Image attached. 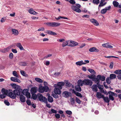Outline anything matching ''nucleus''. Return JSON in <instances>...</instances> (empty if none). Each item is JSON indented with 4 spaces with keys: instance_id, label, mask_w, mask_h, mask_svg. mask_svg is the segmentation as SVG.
Instances as JSON below:
<instances>
[{
    "instance_id": "1",
    "label": "nucleus",
    "mask_w": 121,
    "mask_h": 121,
    "mask_svg": "<svg viewBox=\"0 0 121 121\" xmlns=\"http://www.w3.org/2000/svg\"><path fill=\"white\" fill-rule=\"evenodd\" d=\"M13 92H9L7 95L10 98L14 99L16 98V96L20 95L21 92H18L17 90H14L13 91Z\"/></svg>"
},
{
    "instance_id": "2",
    "label": "nucleus",
    "mask_w": 121,
    "mask_h": 121,
    "mask_svg": "<svg viewBox=\"0 0 121 121\" xmlns=\"http://www.w3.org/2000/svg\"><path fill=\"white\" fill-rule=\"evenodd\" d=\"M10 85L13 88L17 90L18 92H21L22 91V89L21 88V86H19L16 84H11Z\"/></svg>"
},
{
    "instance_id": "3",
    "label": "nucleus",
    "mask_w": 121,
    "mask_h": 121,
    "mask_svg": "<svg viewBox=\"0 0 121 121\" xmlns=\"http://www.w3.org/2000/svg\"><path fill=\"white\" fill-rule=\"evenodd\" d=\"M83 82H84V85L86 86L89 85L90 86H91L93 84V82L91 80L88 79H84Z\"/></svg>"
},
{
    "instance_id": "4",
    "label": "nucleus",
    "mask_w": 121,
    "mask_h": 121,
    "mask_svg": "<svg viewBox=\"0 0 121 121\" xmlns=\"http://www.w3.org/2000/svg\"><path fill=\"white\" fill-rule=\"evenodd\" d=\"M64 82H58L57 84H54V86L55 87L58 88L60 89L62 88V86H63L65 85Z\"/></svg>"
},
{
    "instance_id": "5",
    "label": "nucleus",
    "mask_w": 121,
    "mask_h": 121,
    "mask_svg": "<svg viewBox=\"0 0 121 121\" xmlns=\"http://www.w3.org/2000/svg\"><path fill=\"white\" fill-rule=\"evenodd\" d=\"M71 8L73 10L76 12L80 13L81 12V10L76 6L72 5L71 6Z\"/></svg>"
},
{
    "instance_id": "6",
    "label": "nucleus",
    "mask_w": 121,
    "mask_h": 121,
    "mask_svg": "<svg viewBox=\"0 0 121 121\" xmlns=\"http://www.w3.org/2000/svg\"><path fill=\"white\" fill-rule=\"evenodd\" d=\"M99 79V80H101L102 81H104L105 80V77L104 76L101 75H98L96 78Z\"/></svg>"
},
{
    "instance_id": "7",
    "label": "nucleus",
    "mask_w": 121,
    "mask_h": 121,
    "mask_svg": "<svg viewBox=\"0 0 121 121\" xmlns=\"http://www.w3.org/2000/svg\"><path fill=\"white\" fill-rule=\"evenodd\" d=\"M71 94L70 92L66 91H64L62 93L63 95L66 98L68 97Z\"/></svg>"
},
{
    "instance_id": "8",
    "label": "nucleus",
    "mask_w": 121,
    "mask_h": 121,
    "mask_svg": "<svg viewBox=\"0 0 121 121\" xmlns=\"http://www.w3.org/2000/svg\"><path fill=\"white\" fill-rule=\"evenodd\" d=\"M90 21L95 26H97L99 25V24L98 22L94 18L91 19L90 20Z\"/></svg>"
},
{
    "instance_id": "9",
    "label": "nucleus",
    "mask_w": 121,
    "mask_h": 121,
    "mask_svg": "<svg viewBox=\"0 0 121 121\" xmlns=\"http://www.w3.org/2000/svg\"><path fill=\"white\" fill-rule=\"evenodd\" d=\"M55 88L54 89V92L56 94L60 95L61 93V91L60 90V89L57 87H55Z\"/></svg>"
},
{
    "instance_id": "10",
    "label": "nucleus",
    "mask_w": 121,
    "mask_h": 121,
    "mask_svg": "<svg viewBox=\"0 0 121 121\" xmlns=\"http://www.w3.org/2000/svg\"><path fill=\"white\" fill-rule=\"evenodd\" d=\"M11 80L14 82H16L18 83L21 82V81L20 80L16 77H11L10 78Z\"/></svg>"
},
{
    "instance_id": "11",
    "label": "nucleus",
    "mask_w": 121,
    "mask_h": 121,
    "mask_svg": "<svg viewBox=\"0 0 121 121\" xmlns=\"http://www.w3.org/2000/svg\"><path fill=\"white\" fill-rule=\"evenodd\" d=\"M89 51L90 52H98L99 51V50L95 47H93L89 49Z\"/></svg>"
},
{
    "instance_id": "12",
    "label": "nucleus",
    "mask_w": 121,
    "mask_h": 121,
    "mask_svg": "<svg viewBox=\"0 0 121 121\" xmlns=\"http://www.w3.org/2000/svg\"><path fill=\"white\" fill-rule=\"evenodd\" d=\"M94 81L95 82V83H96L97 86L99 88V87L101 86V85H100L99 84V82H100V81L99 80V79L97 78H95V80H94Z\"/></svg>"
},
{
    "instance_id": "13",
    "label": "nucleus",
    "mask_w": 121,
    "mask_h": 121,
    "mask_svg": "<svg viewBox=\"0 0 121 121\" xmlns=\"http://www.w3.org/2000/svg\"><path fill=\"white\" fill-rule=\"evenodd\" d=\"M96 96L98 98L100 99L103 98L104 95H102L100 92H97Z\"/></svg>"
},
{
    "instance_id": "14",
    "label": "nucleus",
    "mask_w": 121,
    "mask_h": 121,
    "mask_svg": "<svg viewBox=\"0 0 121 121\" xmlns=\"http://www.w3.org/2000/svg\"><path fill=\"white\" fill-rule=\"evenodd\" d=\"M20 101L22 102H24L26 101L25 97L23 95H20Z\"/></svg>"
},
{
    "instance_id": "15",
    "label": "nucleus",
    "mask_w": 121,
    "mask_h": 121,
    "mask_svg": "<svg viewBox=\"0 0 121 121\" xmlns=\"http://www.w3.org/2000/svg\"><path fill=\"white\" fill-rule=\"evenodd\" d=\"M79 85H77L75 86V89L76 91L78 92H80L82 91V89Z\"/></svg>"
},
{
    "instance_id": "16",
    "label": "nucleus",
    "mask_w": 121,
    "mask_h": 121,
    "mask_svg": "<svg viewBox=\"0 0 121 121\" xmlns=\"http://www.w3.org/2000/svg\"><path fill=\"white\" fill-rule=\"evenodd\" d=\"M48 97H47V100H48V101L50 103L52 102L53 101V99L52 97L51 96H50V95L49 94H48Z\"/></svg>"
},
{
    "instance_id": "17",
    "label": "nucleus",
    "mask_w": 121,
    "mask_h": 121,
    "mask_svg": "<svg viewBox=\"0 0 121 121\" xmlns=\"http://www.w3.org/2000/svg\"><path fill=\"white\" fill-rule=\"evenodd\" d=\"M87 77L90 79H92V81H94V80L96 78L95 75L94 74H91L90 75H88L87 76Z\"/></svg>"
},
{
    "instance_id": "18",
    "label": "nucleus",
    "mask_w": 121,
    "mask_h": 121,
    "mask_svg": "<svg viewBox=\"0 0 121 121\" xmlns=\"http://www.w3.org/2000/svg\"><path fill=\"white\" fill-rule=\"evenodd\" d=\"M11 31L12 32V34H14L15 35H17L19 34L18 31L16 29H12Z\"/></svg>"
},
{
    "instance_id": "19",
    "label": "nucleus",
    "mask_w": 121,
    "mask_h": 121,
    "mask_svg": "<svg viewBox=\"0 0 121 121\" xmlns=\"http://www.w3.org/2000/svg\"><path fill=\"white\" fill-rule=\"evenodd\" d=\"M44 98H42L40 100V101L42 102H44L46 104V106H48V101L47 99L45 97Z\"/></svg>"
},
{
    "instance_id": "20",
    "label": "nucleus",
    "mask_w": 121,
    "mask_h": 121,
    "mask_svg": "<svg viewBox=\"0 0 121 121\" xmlns=\"http://www.w3.org/2000/svg\"><path fill=\"white\" fill-rule=\"evenodd\" d=\"M97 85L96 84L93 85L91 87L93 91H94L97 92L98 91V89L97 88Z\"/></svg>"
},
{
    "instance_id": "21",
    "label": "nucleus",
    "mask_w": 121,
    "mask_h": 121,
    "mask_svg": "<svg viewBox=\"0 0 121 121\" xmlns=\"http://www.w3.org/2000/svg\"><path fill=\"white\" fill-rule=\"evenodd\" d=\"M78 85L79 86H82L83 85V84L84 85V82H83V80L82 81L81 79H80L78 80L77 82Z\"/></svg>"
},
{
    "instance_id": "22",
    "label": "nucleus",
    "mask_w": 121,
    "mask_h": 121,
    "mask_svg": "<svg viewBox=\"0 0 121 121\" xmlns=\"http://www.w3.org/2000/svg\"><path fill=\"white\" fill-rule=\"evenodd\" d=\"M36 87H33L30 90V92L31 94H35L37 92Z\"/></svg>"
},
{
    "instance_id": "23",
    "label": "nucleus",
    "mask_w": 121,
    "mask_h": 121,
    "mask_svg": "<svg viewBox=\"0 0 121 121\" xmlns=\"http://www.w3.org/2000/svg\"><path fill=\"white\" fill-rule=\"evenodd\" d=\"M47 33L48 34L51 35H57V34L56 33L50 30H47Z\"/></svg>"
},
{
    "instance_id": "24",
    "label": "nucleus",
    "mask_w": 121,
    "mask_h": 121,
    "mask_svg": "<svg viewBox=\"0 0 121 121\" xmlns=\"http://www.w3.org/2000/svg\"><path fill=\"white\" fill-rule=\"evenodd\" d=\"M29 12L30 14L34 15H36L38 14V13L35 11L33 9H30L29 10Z\"/></svg>"
},
{
    "instance_id": "25",
    "label": "nucleus",
    "mask_w": 121,
    "mask_h": 121,
    "mask_svg": "<svg viewBox=\"0 0 121 121\" xmlns=\"http://www.w3.org/2000/svg\"><path fill=\"white\" fill-rule=\"evenodd\" d=\"M103 99L104 102L106 103H109L110 102V100L108 96L105 97L104 96Z\"/></svg>"
},
{
    "instance_id": "26",
    "label": "nucleus",
    "mask_w": 121,
    "mask_h": 121,
    "mask_svg": "<svg viewBox=\"0 0 121 121\" xmlns=\"http://www.w3.org/2000/svg\"><path fill=\"white\" fill-rule=\"evenodd\" d=\"M1 91L2 93L4 95H6L8 93V90L5 89V88H3L2 89Z\"/></svg>"
},
{
    "instance_id": "27",
    "label": "nucleus",
    "mask_w": 121,
    "mask_h": 121,
    "mask_svg": "<svg viewBox=\"0 0 121 121\" xmlns=\"http://www.w3.org/2000/svg\"><path fill=\"white\" fill-rule=\"evenodd\" d=\"M110 78L111 79H113L116 78V75L115 74H111L110 75Z\"/></svg>"
},
{
    "instance_id": "28",
    "label": "nucleus",
    "mask_w": 121,
    "mask_h": 121,
    "mask_svg": "<svg viewBox=\"0 0 121 121\" xmlns=\"http://www.w3.org/2000/svg\"><path fill=\"white\" fill-rule=\"evenodd\" d=\"M17 47L18 48L21 50H24V49L23 48L21 43H18L16 45Z\"/></svg>"
},
{
    "instance_id": "29",
    "label": "nucleus",
    "mask_w": 121,
    "mask_h": 121,
    "mask_svg": "<svg viewBox=\"0 0 121 121\" xmlns=\"http://www.w3.org/2000/svg\"><path fill=\"white\" fill-rule=\"evenodd\" d=\"M39 91L41 93H43L44 91V86H41L39 89Z\"/></svg>"
},
{
    "instance_id": "30",
    "label": "nucleus",
    "mask_w": 121,
    "mask_h": 121,
    "mask_svg": "<svg viewBox=\"0 0 121 121\" xmlns=\"http://www.w3.org/2000/svg\"><path fill=\"white\" fill-rule=\"evenodd\" d=\"M113 4L114 6L115 7H117L119 5V3L117 1H113L112 3Z\"/></svg>"
},
{
    "instance_id": "31",
    "label": "nucleus",
    "mask_w": 121,
    "mask_h": 121,
    "mask_svg": "<svg viewBox=\"0 0 121 121\" xmlns=\"http://www.w3.org/2000/svg\"><path fill=\"white\" fill-rule=\"evenodd\" d=\"M32 96L31 97L32 99H36L37 98H38V94L37 95H36L35 94H32Z\"/></svg>"
},
{
    "instance_id": "32",
    "label": "nucleus",
    "mask_w": 121,
    "mask_h": 121,
    "mask_svg": "<svg viewBox=\"0 0 121 121\" xmlns=\"http://www.w3.org/2000/svg\"><path fill=\"white\" fill-rule=\"evenodd\" d=\"M60 25V24L58 22H53L52 27H56L59 26Z\"/></svg>"
},
{
    "instance_id": "33",
    "label": "nucleus",
    "mask_w": 121,
    "mask_h": 121,
    "mask_svg": "<svg viewBox=\"0 0 121 121\" xmlns=\"http://www.w3.org/2000/svg\"><path fill=\"white\" fill-rule=\"evenodd\" d=\"M76 64L77 65L81 66L83 65V61L81 60V61H78L76 63Z\"/></svg>"
},
{
    "instance_id": "34",
    "label": "nucleus",
    "mask_w": 121,
    "mask_h": 121,
    "mask_svg": "<svg viewBox=\"0 0 121 121\" xmlns=\"http://www.w3.org/2000/svg\"><path fill=\"white\" fill-rule=\"evenodd\" d=\"M38 99H39L40 101V100L42 98H44V96H43L40 93L38 94Z\"/></svg>"
},
{
    "instance_id": "35",
    "label": "nucleus",
    "mask_w": 121,
    "mask_h": 121,
    "mask_svg": "<svg viewBox=\"0 0 121 121\" xmlns=\"http://www.w3.org/2000/svg\"><path fill=\"white\" fill-rule=\"evenodd\" d=\"M35 81L39 82L42 83L43 82L42 80L41 79L38 78H35Z\"/></svg>"
},
{
    "instance_id": "36",
    "label": "nucleus",
    "mask_w": 121,
    "mask_h": 121,
    "mask_svg": "<svg viewBox=\"0 0 121 121\" xmlns=\"http://www.w3.org/2000/svg\"><path fill=\"white\" fill-rule=\"evenodd\" d=\"M92 2L94 4L98 5L99 2V0H93Z\"/></svg>"
},
{
    "instance_id": "37",
    "label": "nucleus",
    "mask_w": 121,
    "mask_h": 121,
    "mask_svg": "<svg viewBox=\"0 0 121 121\" xmlns=\"http://www.w3.org/2000/svg\"><path fill=\"white\" fill-rule=\"evenodd\" d=\"M27 92H28L27 91V89H24L23 90L22 89V91L20 92V93H22L24 95H25Z\"/></svg>"
},
{
    "instance_id": "38",
    "label": "nucleus",
    "mask_w": 121,
    "mask_h": 121,
    "mask_svg": "<svg viewBox=\"0 0 121 121\" xmlns=\"http://www.w3.org/2000/svg\"><path fill=\"white\" fill-rule=\"evenodd\" d=\"M78 43L77 42H72V45H70V46H74L77 45H78Z\"/></svg>"
},
{
    "instance_id": "39",
    "label": "nucleus",
    "mask_w": 121,
    "mask_h": 121,
    "mask_svg": "<svg viewBox=\"0 0 121 121\" xmlns=\"http://www.w3.org/2000/svg\"><path fill=\"white\" fill-rule=\"evenodd\" d=\"M110 77H108L106 79V82L108 84H110L111 82V81H110Z\"/></svg>"
},
{
    "instance_id": "40",
    "label": "nucleus",
    "mask_w": 121,
    "mask_h": 121,
    "mask_svg": "<svg viewBox=\"0 0 121 121\" xmlns=\"http://www.w3.org/2000/svg\"><path fill=\"white\" fill-rule=\"evenodd\" d=\"M13 75L15 77L17 78L19 77V76L17 75V72L15 71H14L13 72Z\"/></svg>"
},
{
    "instance_id": "41",
    "label": "nucleus",
    "mask_w": 121,
    "mask_h": 121,
    "mask_svg": "<svg viewBox=\"0 0 121 121\" xmlns=\"http://www.w3.org/2000/svg\"><path fill=\"white\" fill-rule=\"evenodd\" d=\"M55 18L57 20H59L60 19V18H63L64 19H68V18L67 17H62V16H60L59 17H58L57 18H56V17H55Z\"/></svg>"
},
{
    "instance_id": "42",
    "label": "nucleus",
    "mask_w": 121,
    "mask_h": 121,
    "mask_svg": "<svg viewBox=\"0 0 121 121\" xmlns=\"http://www.w3.org/2000/svg\"><path fill=\"white\" fill-rule=\"evenodd\" d=\"M20 73L21 74L24 76H26L27 75V74L25 73L24 71L23 70L21 71Z\"/></svg>"
},
{
    "instance_id": "43",
    "label": "nucleus",
    "mask_w": 121,
    "mask_h": 121,
    "mask_svg": "<svg viewBox=\"0 0 121 121\" xmlns=\"http://www.w3.org/2000/svg\"><path fill=\"white\" fill-rule=\"evenodd\" d=\"M44 91L47 92L49 91V87L47 86H44Z\"/></svg>"
},
{
    "instance_id": "44",
    "label": "nucleus",
    "mask_w": 121,
    "mask_h": 121,
    "mask_svg": "<svg viewBox=\"0 0 121 121\" xmlns=\"http://www.w3.org/2000/svg\"><path fill=\"white\" fill-rule=\"evenodd\" d=\"M75 94L78 97H79L81 98H82V95L81 94L78 92H76Z\"/></svg>"
},
{
    "instance_id": "45",
    "label": "nucleus",
    "mask_w": 121,
    "mask_h": 121,
    "mask_svg": "<svg viewBox=\"0 0 121 121\" xmlns=\"http://www.w3.org/2000/svg\"><path fill=\"white\" fill-rule=\"evenodd\" d=\"M65 85L67 87H70L72 86V84L70 82H68V81H67L65 83Z\"/></svg>"
},
{
    "instance_id": "46",
    "label": "nucleus",
    "mask_w": 121,
    "mask_h": 121,
    "mask_svg": "<svg viewBox=\"0 0 121 121\" xmlns=\"http://www.w3.org/2000/svg\"><path fill=\"white\" fill-rule=\"evenodd\" d=\"M68 44L67 41H66L63 43L62 44V46L63 47H65L66 45H68Z\"/></svg>"
},
{
    "instance_id": "47",
    "label": "nucleus",
    "mask_w": 121,
    "mask_h": 121,
    "mask_svg": "<svg viewBox=\"0 0 121 121\" xmlns=\"http://www.w3.org/2000/svg\"><path fill=\"white\" fill-rule=\"evenodd\" d=\"M19 64L20 65L22 66H26V63L23 62H20L19 63Z\"/></svg>"
},
{
    "instance_id": "48",
    "label": "nucleus",
    "mask_w": 121,
    "mask_h": 121,
    "mask_svg": "<svg viewBox=\"0 0 121 121\" xmlns=\"http://www.w3.org/2000/svg\"><path fill=\"white\" fill-rule=\"evenodd\" d=\"M103 85H102L101 86L99 87L98 88L100 90V91L101 92L103 93V92L104 91V90L103 89Z\"/></svg>"
},
{
    "instance_id": "49",
    "label": "nucleus",
    "mask_w": 121,
    "mask_h": 121,
    "mask_svg": "<svg viewBox=\"0 0 121 121\" xmlns=\"http://www.w3.org/2000/svg\"><path fill=\"white\" fill-rule=\"evenodd\" d=\"M70 0L69 1V3L71 4L74 5L75 4L76 2L74 0Z\"/></svg>"
},
{
    "instance_id": "50",
    "label": "nucleus",
    "mask_w": 121,
    "mask_h": 121,
    "mask_svg": "<svg viewBox=\"0 0 121 121\" xmlns=\"http://www.w3.org/2000/svg\"><path fill=\"white\" fill-rule=\"evenodd\" d=\"M25 95L26 96V97L28 98H30V97L31 95L30 93L28 92H27Z\"/></svg>"
},
{
    "instance_id": "51",
    "label": "nucleus",
    "mask_w": 121,
    "mask_h": 121,
    "mask_svg": "<svg viewBox=\"0 0 121 121\" xmlns=\"http://www.w3.org/2000/svg\"><path fill=\"white\" fill-rule=\"evenodd\" d=\"M88 71L91 73H93L94 74H95L96 73L92 69H89L88 70Z\"/></svg>"
},
{
    "instance_id": "52",
    "label": "nucleus",
    "mask_w": 121,
    "mask_h": 121,
    "mask_svg": "<svg viewBox=\"0 0 121 121\" xmlns=\"http://www.w3.org/2000/svg\"><path fill=\"white\" fill-rule=\"evenodd\" d=\"M105 0H101L99 6V7H100L102 6L101 5L102 4H103V3L105 1Z\"/></svg>"
},
{
    "instance_id": "53",
    "label": "nucleus",
    "mask_w": 121,
    "mask_h": 121,
    "mask_svg": "<svg viewBox=\"0 0 121 121\" xmlns=\"http://www.w3.org/2000/svg\"><path fill=\"white\" fill-rule=\"evenodd\" d=\"M49 26L52 27L53 22H47L46 23Z\"/></svg>"
},
{
    "instance_id": "54",
    "label": "nucleus",
    "mask_w": 121,
    "mask_h": 121,
    "mask_svg": "<svg viewBox=\"0 0 121 121\" xmlns=\"http://www.w3.org/2000/svg\"><path fill=\"white\" fill-rule=\"evenodd\" d=\"M26 102L27 104L28 105H31V102L30 100L29 99H27L26 100Z\"/></svg>"
},
{
    "instance_id": "55",
    "label": "nucleus",
    "mask_w": 121,
    "mask_h": 121,
    "mask_svg": "<svg viewBox=\"0 0 121 121\" xmlns=\"http://www.w3.org/2000/svg\"><path fill=\"white\" fill-rule=\"evenodd\" d=\"M108 93L109 94V95H112V96L114 95H117V94H115L113 92L111 91H109L108 92Z\"/></svg>"
},
{
    "instance_id": "56",
    "label": "nucleus",
    "mask_w": 121,
    "mask_h": 121,
    "mask_svg": "<svg viewBox=\"0 0 121 121\" xmlns=\"http://www.w3.org/2000/svg\"><path fill=\"white\" fill-rule=\"evenodd\" d=\"M76 102L78 104H80L81 102V101L79 99L78 97L76 98Z\"/></svg>"
},
{
    "instance_id": "57",
    "label": "nucleus",
    "mask_w": 121,
    "mask_h": 121,
    "mask_svg": "<svg viewBox=\"0 0 121 121\" xmlns=\"http://www.w3.org/2000/svg\"><path fill=\"white\" fill-rule=\"evenodd\" d=\"M4 104L7 105L9 106L10 105V103L7 100H5L4 101Z\"/></svg>"
},
{
    "instance_id": "58",
    "label": "nucleus",
    "mask_w": 121,
    "mask_h": 121,
    "mask_svg": "<svg viewBox=\"0 0 121 121\" xmlns=\"http://www.w3.org/2000/svg\"><path fill=\"white\" fill-rule=\"evenodd\" d=\"M109 99L111 100L112 101L114 100V98L113 96L112 95H109Z\"/></svg>"
},
{
    "instance_id": "59",
    "label": "nucleus",
    "mask_w": 121,
    "mask_h": 121,
    "mask_svg": "<svg viewBox=\"0 0 121 121\" xmlns=\"http://www.w3.org/2000/svg\"><path fill=\"white\" fill-rule=\"evenodd\" d=\"M107 12L106 10L105 9H102L101 11V13L102 14H104Z\"/></svg>"
},
{
    "instance_id": "60",
    "label": "nucleus",
    "mask_w": 121,
    "mask_h": 121,
    "mask_svg": "<svg viewBox=\"0 0 121 121\" xmlns=\"http://www.w3.org/2000/svg\"><path fill=\"white\" fill-rule=\"evenodd\" d=\"M66 113L70 115L72 114V112L70 110H67L65 111Z\"/></svg>"
},
{
    "instance_id": "61",
    "label": "nucleus",
    "mask_w": 121,
    "mask_h": 121,
    "mask_svg": "<svg viewBox=\"0 0 121 121\" xmlns=\"http://www.w3.org/2000/svg\"><path fill=\"white\" fill-rule=\"evenodd\" d=\"M13 55L12 53H10L9 55V57L11 59H13Z\"/></svg>"
},
{
    "instance_id": "62",
    "label": "nucleus",
    "mask_w": 121,
    "mask_h": 121,
    "mask_svg": "<svg viewBox=\"0 0 121 121\" xmlns=\"http://www.w3.org/2000/svg\"><path fill=\"white\" fill-rule=\"evenodd\" d=\"M113 62H111L109 66V67L110 69H112L113 68Z\"/></svg>"
},
{
    "instance_id": "63",
    "label": "nucleus",
    "mask_w": 121,
    "mask_h": 121,
    "mask_svg": "<svg viewBox=\"0 0 121 121\" xmlns=\"http://www.w3.org/2000/svg\"><path fill=\"white\" fill-rule=\"evenodd\" d=\"M71 102L73 103H74L75 102V99L74 98H71L70 99Z\"/></svg>"
},
{
    "instance_id": "64",
    "label": "nucleus",
    "mask_w": 121,
    "mask_h": 121,
    "mask_svg": "<svg viewBox=\"0 0 121 121\" xmlns=\"http://www.w3.org/2000/svg\"><path fill=\"white\" fill-rule=\"evenodd\" d=\"M6 96V95H4L1 94L0 95V98L1 99H4L5 98Z\"/></svg>"
}]
</instances>
